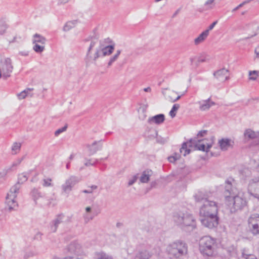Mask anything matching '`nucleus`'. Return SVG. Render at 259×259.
<instances>
[{
  "mask_svg": "<svg viewBox=\"0 0 259 259\" xmlns=\"http://www.w3.org/2000/svg\"><path fill=\"white\" fill-rule=\"evenodd\" d=\"M218 23V20L214 21L212 23H211L208 27V29L206 30H208V34H209V32L210 30H212L215 25Z\"/></svg>",
  "mask_w": 259,
  "mask_h": 259,
  "instance_id": "48",
  "label": "nucleus"
},
{
  "mask_svg": "<svg viewBox=\"0 0 259 259\" xmlns=\"http://www.w3.org/2000/svg\"><path fill=\"white\" fill-rule=\"evenodd\" d=\"M144 91L146 92H150L151 91V89L150 87H147L146 88H144Z\"/></svg>",
  "mask_w": 259,
  "mask_h": 259,
  "instance_id": "59",
  "label": "nucleus"
},
{
  "mask_svg": "<svg viewBox=\"0 0 259 259\" xmlns=\"http://www.w3.org/2000/svg\"><path fill=\"white\" fill-rule=\"evenodd\" d=\"M248 225L249 231L253 235H259V214H251L248 219Z\"/></svg>",
  "mask_w": 259,
  "mask_h": 259,
  "instance_id": "11",
  "label": "nucleus"
},
{
  "mask_svg": "<svg viewBox=\"0 0 259 259\" xmlns=\"http://www.w3.org/2000/svg\"><path fill=\"white\" fill-rule=\"evenodd\" d=\"M207 131H201L197 135L198 136H203L204 135L206 134Z\"/></svg>",
  "mask_w": 259,
  "mask_h": 259,
  "instance_id": "55",
  "label": "nucleus"
},
{
  "mask_svg": "<svg viewBox=\"0 0 259 259\" xmlns=\"http://www.w3.org/2000/svg\"><path fill=\"white\" fill-rule=\"evenodd\" d=\"M120 53H121V50H117L116 53L112 57H111L110 58V60L108 63V66H110L113 64V62H114L115 61H116L117 60Z\"/></svg>",
  "mask_w": 259,
  "mask_h": 259,
  "instance_id": "35",
  "label": "nucleus"
},
{
  "mask_svg": "<svg viewBox=\"0 0 259 259\" xmlns=\"http://www.w3.org/2000/svg\"><path fill=\"white\" fill-rule=\"evenodd\" d=\"M168 160L170 162H175L177 160L175 156H173V155L169 156L168 157Z\"/></svg>",
  "mask_w": 259,
  "mask_h": 259,
  "instance_id": "51",
  "label": "nucleus"
},
{
  "mask_svg": "<svg viewBox=\"0 0 259 259\" xmlns=\"http://www.w3.org/2000/svg\"><path fill=\"white\" fill-rule=\"evenodd\" d=\"M198 103L199 105V109L201 111L207 110L210 107L215 105V103L212 101L210 98L199 101Z\"/></svg>",
  "mask_w": 259,
  "mask_h": 259,
  "instance_id": "22",
  "label": "nucleus"
},
{
  "mask_svg": "<svg viewBox=\"0 0 259 259\" xmlns=\"http://www.w3.org/2000/svg\"><path fill=\"white\" fill-rule=\"evenodd\" d=\"M98 162V159H87L85 162L84 163V165L86 166H89L90 165H94Z\"/></svg>",
  "mask_w": 259,
  "mask_h": 259,
  "instance_id": "41",
  "label": "nucleus"
},
{
  "mask_svg": "<svg viewBox=\"0 0 259 259\" xmlns=\"http://www.w3.org/2000/svg\"><path fill=\"white\" fill-rule=\"evenodd\" d=\"M203 218L201 219L202 224L206 227L211 229L215 228L219 224V218L218 214H209L201 215Z\"/></svg>",
  "mask_w": 259,
  "mask_h": 259,
  "instance_id": "12",
  "label": "nucleus"
},
{
  "mask_svg": "<svg viewBox=\"0 0 259 259\" xmlns=\"http://www.w3.org/2000/svg\"><path fill=\"white\" fill-rule=\"evenodd\" d=\"M213 75L218 80L221 81H225L229 79V70L224 68L215 71Z\"/></svg>",
  "mask_w": 259,
  "mask_h": 259,
  "instance_id": "16",
  "label": "nucleus"
},
{
  "mask_svg": "<svg viewBox=\"0 0 259 259\" xmlns=\"http://www.w3.org/2000/svg\"><path fill=\"white\" fill-rule=\"evenodd\" d=\"M8 171V170H4L2 172H0V183L4 181V178L6 176V175H7Z\"/></svg>",
  "mask_w": 259,
  "mask_h": 259,
  "instance_id": "47",
  "label": "nucleus"
},
{
  "mask_svg": "<svg viewBox=\"0 0 259 259\" xmlns=\"http://www.w3.org/2000/svg\"><path fill=\"white\" fill-rule=\"evenodd\" d=\"M19 54L22 56H27L28 55V51H21L19 52Z\"/></svg>",
  "mask_w": 259,
  "mask_h": 259,
  "instance_id": "52",
  "label": "nucleus"
},
{
  "mask_svg": "<svg viewBox=\"0 0 259 259\" xmlns=\"http://www.w3.org/2000/svg\"><path fill=\"white\" fill-rule=\"evenodd\" d=\"M70 162L68 161V163L66 164V167L67 169H69V167H70Z\"/></svg>",
  "mask_w": 259,
  "mask_h": 259,
  "instance_id": "64",
  "label": "nucleus"
},
{
  "mask_svg": "<svg viewBox=\"0 0 259 259\" xmlns=\"http://www.w3.org/2000/svg\"><path fill=\"white\" fill-rule=\"evenodd\" d=\"M63 131H56V132L55 133V136L56 137L58 136Z\"/></svg>",
  "mask_w": 259,
  "mask_h": 259,
  "instance_id": "57",
  "label": "nucleus"
},
{
  "mask_svg": "<svg viewBox=\"0 0 259 259\" xmlns=\"http://www.w3.org/2000/svg\"><path fill=\"white\" fill-rule=\"evenodd\" d=\"M181 97V96H178L177 98H172L171 96H169L168 98H169V100L172 102H176L177 101L179 100Z\"/></svg>",
  "mask_w": 259,
  "mask_h": 259,
  "instance_id": "49",
  "label": "nucleus"
},
{
  "mask_svg": "<svg viewBox=\"0 0 259 259\" xmlns=\"http://www.w3.org/2000/svg\"><path fill=\"white\" fill-rule=\"evenodd\" d=\"M85 41L89 42L85 59L87 65H89L101 57V41L95 37H92L90 40L86 39Z\"/></svg>",
  "mask_w": 259,
  "mask_h": 259,
  "instance_id": "4",
  "label": "nucleus"
},
{
  "mask_svg": "<svg viewBox=\"0 0 259 259\" xmlns=\"http://www.w3.org/2000/svg\"><path fill=\"white\" fill-rule=\"evenodd\" d=\"M180 10H177L175 13L173 14L172 17H175L179 13Z\"/></svg>",
  "mask_w": 259,
  "mask_h": 259,
  "instance_id": "62",
  "label": "nucleus"
},
{
  "mask_svg": "<svg viewBox=\"0 0 259 259\" xmlns=\"http://www.w3.org/2000/svg\"><path fill=\"white\" fill-rule=\"evenodd\" d=\"M254 53L256 58H259V46L255 49Z\"/></svg>",
  "mask_w": 259,
  "mask_h": 259,
  "instance_id": "53",
  "label": "nucleus"
},
{
  "mask_svg": "<svg viewBox=\"0 0 259 259\" xmlns=\"http://www.w3.org/2000/svg\"><path fill=\"white\" fill-rule=\"evenodd\" d=\"M180 107V106L178 104H175L173 105L171 110L170 111V112L169 113V115L172 118H174V117H175V116L176 115V113H177V111L178 110V109H179Z\"/></svg>",
  "mask_w": 259,
  "mask_h": 259,
  "instance_id": "37",
  "label": "nucleus"
},
{
  "mask_svg": "<svg viewBox=\"0 0 259 259\" xmlns=\"http://www.w3.org/2000/svg\"><path fill=\"white\" fill-rule=\"evenodd\" d=\"M28 179V175L26 173H22L18 176V182L10 189L9 192L6 197V209L9 212L16 210L18 208V203L15 201V198L20 189V184L25 182Z\"/></svg>",
  "mask_w": 259,
  "mask_h": 259,
  "instance_id": "2",
  "label": "nucleus"
},
{
  "mask_svg": "<svg viewBox=\"0 0 259 259\" xmlns=\"http://www.w3.org/2000/svg\"><path fill=\"white\" fill-rule=\"evenodd\" d=\"M216 241L214 238L206 236L202 237L199 241V250L206 256H211L213 254Z\"/></svg>",
  "mask_w": 259,
  "mask_h": 259,
  "instance_id": "7",
  "label": "nucleus"
},
{
  "mask_svg": "<svg viewBox=\"0 0 259 259\" xmlns=\"http://www.w3.org/2000/svg\"><path fill=\"white\" fill-rule=\"evenodd\" d=\"M33 255V253L32 252H30L29 253V254H25V256H24V257L25 258H27V257H28L29 256H32Z\"/></svg>",
  "mask_w": 259,
  "mask_h": 259,
  "instance_id": "60",
  "label": "nucleus"
},
{
  "mask_svg": "<svg viewBox=\"0 0 259 259\" xmlns=\"http://www.w3.org/2000/svg\"><path fill=\"white\" fill-rule=\"evenodd\" d=\"M9 27L8 24L3 20H0V35H4Z\"/></svg>",
  "mask_w": 259,
  "mask_h": 259,
  "instance_id": "33",
  "label": "nucleus"
},
{
  "mask_svg": "<svg viewBox=\"0 0 259 259\" xmlns=\"http://www.w3.org/2000/svg\"><path fill=\"white\" fill-rule=\"evenodd\" d=\"M70 0H59V2L61 4H65L67 3Z\"/></svg>",
  "mask_w": 259,
  "mask_h": 259,
  "instance_id": "58",
  "label": "nucleus"
},
{
  "mask_svg": "<svg viewBox=\"0 0 259 259\" xmlns=\"http://www.w3.org/2000/svg\"><path fill=\"white\" fill-rule=\"evenodd\" d=\"M33 90V88H27L24 90V91L26 92V94L27 96H30L32 97L33 96V94L31 93V92Z\"/></svg>",
  "mask_w": 259,
  "mask_h": 259,
  "instance_id": "46",
  "label": "nucleus"
},
{
  "mask_svg": "<svg viewBox=\"0 0 259 259\" xmlns=\"http://www.w3.org/2000/svg\"><path fill=\"white\" fill-rule=\"evenodd\" d=\"M31 195L33 199L36 201V200L43 197V195L38 189L33 188L31 192Z\"/></svg>",
  "mask_w": 259,
  "mask_h": 259,
  "instance_id": "31",
  "label": "nucleus"
},
{
  "mask_svg": "<svg viewBox=\"0 0 259 259\" xmlns=\"http://www.w3.org/2000/svg\"><path fill=\"white\" fill-rule=\"evenodd\" d=\"M219 146L222 150L226 151L230 147H232L233 141L228 138H222L218 142Z\"/></svg>",
  "mask_w": 259,
  "mask_h": 259,
  "instance_id": "21",
  "label": "nucleus"
},
{
  "mask_svg": "<svg viewBox=\"0 0 259 259\" xmlns=\"http://www.w3.org/2000/svg\"><path fill=\"white\" fill-rule=\"evenodd\" d=\"M194 143H197L195 145V147L199 150L202 151H208L211 145L209 144H205L204 140L198 139V138H195L193 140Z\"/></svg>",
  "mask_w": 259,
  "mask_h": 259,
  "instance_id": "20",
  "label": "nucleus"
},
{
  "mask_svg": "<svg viewBox=\"0 0 259 259\" xmlns=\"http://www.w3.org/2000/svg\"><path fill=\"white\" fill-rule=\"evenodd\" d=\"M159 250V248L152 249L149 246H144L139 250L134 259H149L155 255H158Z\"/></svg>",
  "mask_w": 259,
  "mask_h": 259,
  "instance_id": "8",
  "label": "nucleus"
},
{
  "mask_svg": "<svg viewBox=\"0 0 259 259\" xmlns=\"http://www.w3.org/2000/svg\"><path fill=\"white\" fill-rule=\"evenodd\" d=\"M78 182L79 180L77 177L74 176H70L61 186L62 193L68 194Z\"/></svg>",
  "mask_w": 259,
  "mask_h": 259,
  "instance_id": "14",
  "label": "nucleus"
},
{
  "mask_svg": "<svg viewBox=\"0 0 259 259\" xmlns=\"http://www.w3.org/2000/svg\"><path fill=\"white\" fill-rule=\"evenodd\" d=\"M85 212L83 214V218L84 223L86 224L92 220L98 214L97 212L94 210L90 206L85 207Z\"/></svg>",
  "mask_w": 259,
  "mask_h": 259,
  "instance_id": "18",
  "label": "nucleus"
},
{
  "mask_svg": "<svg viewBox=\"0 0 259 259\" xmlns=\"http://www.w3.org/2000/svg\"><path fill=\"white\" fill-rule=\"evenodd\" d=\"M209 60L208 57L206 55H202L198 57L197 61L198 63H202L206 62Z\"/></svg>",
  "mask_w": 259,
  "mask_h": 259,
  "instance_id": "42",
  "label": "nucleus"
},
{
  "mask_svg": "<svg viewBox=\"0 0 259 259\" xmlns=\"http://www.w3.org/2000/svg\"><path fill=\"white\" fill-rule=\"evenodd\" d=\"M46 38L41 35L35 33L33 35L32 44H40L45 45L46 42Z\"/></svg>",
  "mask_w": 259,
  "mask_h": 259,
  "instance_id": "25",
  "label": "nucleus"
},
{
  "mask_svg": "<svg viewBox=\"0 0 259 259\" xmlns=\"http://www.w3.org/2000/svg\"><path fill=\"white\" fill-rule=\"evenodd\" d=\"M138 178V175H135L132 177V178L130 179H129L128 182V186H131L132 185H133L137 180Z\"/></svg>",
  "mask_w": 259,
  "mask_h": 259,
  "instance_id": "43",
  "label": "nucleus"
},
{
  "mask_svg": "<svg viewBox=\"0 0 259 259\" xmlns=\"http://www.w3.org/2000/svg\"><path fill=\"white\" fill-rule=\"evenodd\" d=\"M241 259H252V256L251 255H245L244 253H242Z\"/></svg>",
  "mask_w": 259,
  "mask_h": 259,
  "instance_id": "50",
  "label": "nucleus"
},
{
  "mask_svg": "<svg viewBox=\"0 0 259 259\" xmlns=\"http://www.w3.org/2000/svg\"><path fill=\"white\" fill-rule=\"evenodd\" d=\"M74 154H71L70 155V156H69V159L70 160H72L74 158Z\"/></svg>",
  "mask_w": 259,
  "mask_h": 259,
  "instance_id": "63",
  "label": "nucleus"
},
{
  "mask_svg": "<svg viewBox=\"0 0 259 259\" xmlns=\"http://www.w3.org/2000/svg\"><path fill=\"white\" fill-rule=\"evenodd\" d=\"M180 152L184 156L190 153V150L187 148V144L186 143H184L182 144V147L180 149Z\"/></svg>",
  "mask_w": 259,
  "mask_h": 259,
  "instance_id": "34",
  "label": "nucleus"
},
{
  "mask_svg": "<svg viewBox=\"0 0 259 259\" xmlns=\"http://www.w3.org/2000/svg\"><path fill=\"white\" fill-rule=\"evenodd\" d=\"M13 70L12 60L9 58H2L0 60V70L3 74V78L7 79L11 76Z\"/></svg>",
  "mask_w": 259,
  "mask_h": 259,
  "instance_id": "9",
  "label": "nucleus"
},
{
  "mask_svg": "<svg viewBox=\"0 0 259 259\" xmlns=\"http://www.w3.org/2000/svg\"><path fill=\"white\" fill-rule=\"evenodd\" d=\"M173 156H175V158L177 160L179 159L181 157V155L179 153H175Z\"/></svg>",
  "mask_w": 259,
  "mask_h": 259,
  "instance_id": "56",
  "label": "nucleus"
},
{
  "mask_svg": "<svg viewBox=\"0 0 259 259\" xmlns=\"http://www.w3.org/2000/svg\"><path fill=\"white\" fill-rule=\"evenodd\" d=\"M100 41L101 57L111 55L114 50V44L109 38L100 40Z\"/></svg>",
  "mask_w": 259,
  "mask_h": 259,
  "instance_id": "10",
  "label": "nucleus"
},
{
  "mask_svg": "<svg viewBox=\"0 0 259 259\" xmlns=\"http://www.w3.org/2000/svg\"><path fill=\"white\" fill-rule=\"evenodd\" d=\"M68 251L71 253L79 256L82 253V247L80 244L76 242H73L68 245Z\"/></svg>",
  "mask_w": 259,
  "mask_h": 259,
  "instance_id": "17",
  "label": "nucleus"
},
{
  "mask_svg": "<svg viewBox=\"0 0 259 259\" xmlns=\"http://www.w3.org/2000/svg\"><path fill=\"white\" fill-rule=\"evenodd\" d=\"M231 187V184L227 182L225 187V196L226 204L230 212L235 213L246 206L247 200L243 192H239L237 195H235Z\"/></svg>",
  "mask_w": 259,
  "mask_h": 259,
  "instance_id": "1",
  "label": "nucleus"
},
{
  "mask_svg": "<svg viewBox=\"0 0 259 259\" xmlns=\"http://www.w3.org/2000/svg\"><path fill=\"white\" fill-rule=\"evenodd\" d=\"M67 127H68V124L66 123L62 127L59 128L58 130H66L67 128Z\"/></svg>",
  "mask_w": 259,
  "mask_h": 259,
  "instance_id": "61",
  "label": "nucleus"
},
{
  "mask_svg": "<svg viewBox=\"0 0 259 259\" xmlns=\"http://www.w3.org/2000/svg\"><path fill=\"white\" fill-rule=\"evenodd\" d=\"M248 191L251 195L259 199V177H255L250 180Z\"/></svg>",
  "mask_w": 259,
  "mask_h": 259,
  "instance_id": "15",
  "label": "nucleus"
},
{
  "mask_svg": "<svg viewBox=\"0 0 259 259\" xmlns=\"http://www.w3.org/2000/svg\"><path fill=\"white\" fill-rule=\"evenodd\" d=\"M208 30H205L203 31L199 36L195 38L194 44L195 45H198L199 44L203 42L207 37L208 36Z\"/></svg>",
  "mask_w": 259,
  "mask_h": 259,
  "instance_id": "24",
  "label": "nucleus"
},
{
  "mask_svg": "<svg viewBox=\"0 0 259 259\" xmlns=\"http://www.w3.org/2000/svg\"><path fill=\"white\" fill-rule=\"evenodd\" d=\"M69 222H70V219L68 217H66L63 213L59 214L50 223V230L51 232L54 233L56 232L60 224Z\"/></svg>",
  "mask_w": 259,
  "mask_h": 259,
  "instance_id": "13",
  "label": "nucleus"
},
{
  "mask_svg": "<svg viewBox=\"0 0 259 259\" xmlns=\"http://www.w3.org/2000/svg\"><path fill=\"white\" fill-rule=\"evenodd\" d=\"M97 189V186L96 185H92L91 187H89L87 190H84L82 191L83 193H93L95 190Z\"/></svg>",
  "mask_w": 259,
  "mask_h": 259,
  "instance_id": "40",
  "label": "nucleus"
},
{
  "mask_svg": "<svg viewBox=\"0 0 259 259\" xmlns=\"http://www.w3.org/2000/svg\"><path fill=\"white\" fill-rule=\"evenodd\" d=\"M187 244L181 241L169 243L166 247V252L170 257L179 258L187 253Z\"/></svg>",
  "mask_w": 259,
  "mask_h": 259,
  "instance_id": "6",
  "label": "nucleus"
},
{
  "mask_svg": "<svg viewBox=\"0 0 259 259\" xmlns=\"http://www.w3.org/2000/svg\"><path fill=\"white\" fill-rule=\"evenodd\" d=\"M151 170H146L143 172L140 180L141 183H146L149 181L150 177L151 175Z\"/></svg>",
  "mask_w": 259,
  "mask_h": 259,
  "instance_id": "29",
  "label": "nucleus"
},
{
  "mask_svg": "<svg viewBox=\"0 0 259 259\" xmlns=\"http://www.w3.org/2000/svg\"><path fill=\"white\" fill-rule=\"evenodd\" d=\"M17 96L20 100L24 99L27 97L26 92L24 90L18 94Z\"/></svg>",
  "mask_w": 259,
  "mask_h": 259,
  "instance_id": "45",
  "label": "nucleus"
},
{
  "mask_svg": "<svg viewBox=\"0 0 259 259\" xmlns=\"http://www.w3.org/2000/svg\"><path fill=\"white\" fill-rule=\"evenodd\" d=\"M26 155H23L21 157L17 158L12 163L10 167L7 169L8 170H14L20 164L21 162L25 158Z\"/></svg>",
  "mask_w": 259,
  "mask_h": 259,
  "instance_id": "26",
  "label": "nucleus"
},
{
  "mask_svg": "<svg viewBox=\"0 0 259 259\" xmlns=\"http://www.w3.org/2000/svg\"><path fill=\"white\" fill-rule=\"evenodd\" d=\"M33 50L37 53H41L45 50V46L39 45L37 44H33Z\"/></svg>",
  "mask_w": 259,
  "mask_h": 259,
  "instance_id": "38",
  "label": "nucleus"
},
{
  "mask_svg": "<svg viewBox=\"0 0 259 259\" xmlns=\"http://www.w3.org/2000/svg\"><path fill=\"white\" fill-rule=\"evenodd\" d=\"M245 138L247 140L258 139L257 141L259 143L258 133H255L254 131H246L244 134Z\"/></svg>",
  "mask_w": 259,
  "mask_h": 259,
  "instance_id": "27",
  "label": "nucleus"
},
{
  "mask_svg": "<svg viewBox=\"0 0 259 259\" xmlns=\"http://www.w3.org/2000/svg\"><path fill=\"white\" fill-rule=\"evenodd\" d=\"M175 224L182 229L187 227H195V220L192 214L187 211H179L174 213Z\"/></svg>",
  "mask_w": 259,
  "mask_h": 259,
  "instance_id": "5",
  "label": "nucleus"
},
{
  "mask_svg": "<svg viewBox=\"0 0 259 259\" xmlns=\"http://www.w3.org/2000/svg\"><path fill=\"white\" fill-rule=\"evenodd\" d=\"M102 147L101 141L94 142L91 145H88V150L90 155H93L98 151L100 150Z\"/></svg>",
  "mask_w": 259,
  "mask_h": 259,
  "instance_id": "23",
  "label": "nucleus"
},
{
  "mask_svg": "<svg viewBox=\"0 0 259 259\" xmlns=\"http://www.w3.org/2000/svg\"><path fill=\"white\" fill-rule=\"evenodd\" d=\"M249 79L252 80H255L256 79L257 76H258L257 71H250L249 72Z\"/></svg>",
  "mask_w": 259,
  "mask_h": 259,
  "instance_id": "39",
  "label": "nucleus"
},
{
  "mask_svg": "<svg viewBox=\"0 0 259 259\" xmlns=\"http://www.w3.org/2000/svg\"><path fill=\"white\" fill-rule=\"evenodd\" d=\"M244 4V3H242L240 4V5H239L237 7H235L234 9H233L232 10V12H234L236 11H237V10H238L240 8H241V7L243 6Z\"/></svg>",
  "mask_w": 259,
  "mask_h": 259,
  "instance_id": "54",
  "label": "nucleus"
},
{
  "mask_svg": "<svg viewBox=\"0 0 259 259\" xmlns=\"http://www.w3.org/2000/svg\"><path fill=\"white\" fill-rule=\"evenodd\" d=\"M215 0H207L204 6L206 10H211L215 7Z\"/></svg>",
  "mask_w": 259,
  "mask_h": 259,
  "instance_id": "36",
  "label": "nucleus"
},
{
  "mask_svg": "<svg viewBox=\"0 0 259 259\" xmlns=\"http://www.w3.org/2000/svg\"><path fill=\"white\" fill-rule=\"evenodd\" d=\"M194 198L196 202L202 203L200 207L199 213L200 215L209 214H218V206L213 201L208 200L207 196L202 192H198Z\"/></svg>",
  "mask_w": 259,
  "mask_h": 259,
  "instance_id": "3",
  "label": "nucleus"
},
{
  "mask_svg": "<svg viewBox=\"0 0 259 259\" xmlns=\"http://www.w3.org/2000/svg\"><path fill=\"white\" fill-rule=\"evenodd\" d=\"M52 180L51 179H44L42 185L44 187H50L52 186V184L51 183Z\"/></svg>",
  "mask_w": 259,
  "mask_h": 259,
  "instance_id": "44",
  "label": "nucleus"
},
{
  "mask_svg": "<svg viewBox=\"0 0 259 259\" xmlns=\"http://www.w3.org/2000/svg\"><path fill=\"white\" fill-rule=\"evenodd\" d=\"M165 120V116L163 114H159L150 117L148 119V123L150 124H160Z\"/></svg>",
  "mask_w": 259,
  "mask_h": 259,
  "instance_id": "19",
  "label": "nucleus"
},
{
  "mask_svg": "<svg viewBox=\"0 0 259 259\" xmlns=\"http://www.w3.org/2000/svg\"><path fill=\"white\" fill-rule=\"evenodd\" d=\"M21 143L20 142H14L11 148V154L16 155L19 153L21 150Z\"/></svg>",
  "mask_w": 259,
  "mask_h": 259,
  "instance_id": "30",
  "label": "nucleus"
},
{
  "mask_svg": "<svg viewBox=\"0 0 259 259\" xmlns=\"http://www.w3.org/2000/svg\"><path fill=\"white\" fill-rule=\"evenodd\" d=\"M77 23V21L73 20L67 22L63 27L64 31H68L72 28L74 27Z\"/></svg>",
  "mask_w": 259,
  "mask_h": 259,
  "instance_id": "32",
  "label": "nucleus"
},
{
  "mask_svg": "<svg viewBox=\"0 0 259 259\" xmlns=\"http://www.w3.org/2000/svg\"><path fill=\"white\" fill-rule=\"evenodd\" d=\"M147 106H148L147 105H143L139 108L138 110L139 117L141 120H144L147 116L146 111Z\"/></svg>",
  "mask_w": 259,
  "mask_h": 259,
  "instance_id": "28",
  "label": "nucleus"
}]
</instances>
